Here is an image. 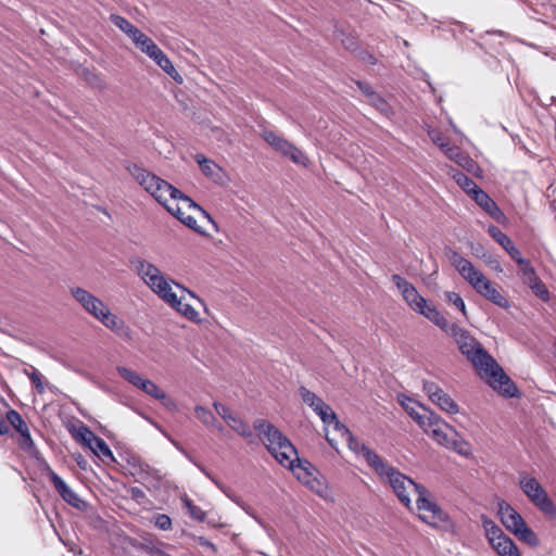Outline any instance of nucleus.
I'll use <instances>...</instances> for the list:
<instances>
[{
    "instance_id": "nucleus-1",
    "label": "nucleus",
    "mask_w": 556,
    "mask_h": 556,
    "mask_svg": "<svg viewBox=\"0 0 556 556\" xmlns=\"http://www.w3.org/2000/svg\"><path fill=\"white\" fill-rule=\"evenodd\" d=\"M435 326L454 339L462 354L466 356L479 371L481 378H483L493 390L506 397H515L518 395V389L514 381L468 330L459 327L455 323H450L444 315Z\"/></svg>"
},
{
    "instance_id": "nucleus-2",
    "label": "nucleus",
    "mask_w": 556,
    "mask_h": 556,
    "mask_svg": "<svg viewBox=\"0 0 556 556\" xmlns=\"http://www.w3.org/2000/svg\"><path fill=\"white\" fill-rule=\"evenodd\" d=\"M254 429L258 432V437L268 452L283 467L291 469L296 478L315 490V483L320 485L314 478V468L308 462L302 463L298 458V452L290 440L282 434L273 424L265 419H256Z\"/></svg>"
},
{
    "instance_id": "nucleus-3",
    "label": "nucleus",
    "mask_w": 556,
    "mask_h": 556,
    "mask_svg": "<svg viewBox=\"0 0 556 556\" xmlns=\"http://www.w3.org/2000/svg\"><path fill=\"white\" fill-rule=\"evenodd\" d=\"M127 170L159 203H165V194H168L170 200L180 201L187 205V207L198 210L210 223L215 225L213 218L204 208L166 180L137 164H129Z\"/></svg>"
},
{
    "instance_id": "nucleus-4",
    "label": "nucleus",
    "mask_w": 556,
    "mask_h": 556,
    "mask_svg": "<svg viewBox=\"0 0 556 556\" xmlns=\"http://www.w3.org/2000/svg\"><path fill=\"white\" fill-rule=\"evenodd\" d=\"M446 255L453 267L478 294L502 308L509 306L508 300L501 294L484 274L476 268L469 260L453 250H448Z\"/></svg>"
},
{
    "instance_id": "nucleus-5",
    "label": "nucleus",
    "mask_w": 556,
    "mask_h": 556,
    "mask_svg": "<svg viewBox=\"0 0 556 556\" xmlns=\"http://www.w3.org/2000/svg\"><path fill=\"white\" fill-rule=\"evenodd\" d=\"M70 293L86 313L100 321L105 328L118 337H130L131 331L125 321L113 314L100 298L80 287L70 288Z\"/></svg>"
},
{
    "instance_id": "nucleus-6",
    "label": "nucleus",
    "mask_w": 556,
    "mask_h": 556,
    "mask_svg": "<svg viewBox=\"0 0 556 556\" xmlns=\"http://www.w3.org/2000/svg\"><path fill=\"white\" fill-rule=\"evenodd\" d=\"M399 402L426 433L431 434L440 444L448 443L445 430H452V428L439 415L403 394L399 395Z\"/></svg>"
},
{
    "instance_id": "nucleus-7",
    "label": "nucleus",
    "mask_w": 556,
    "mask_h": 556,
    "mask_svg": "<svg viewBox=\"0 0 556 556\" xmlns=\"http://www.w3.org/2000/svg\"><path fill=\"white\" fill-rule=\"evenodd\" d=\"M130 263L134 265L138 276L155 294H157L160 299H162L167 304L170 302H176L177 294L173 292L170 285L174 283V281L168 280L154 264L149 263L148 261L140 257L132 258ZM175 286L182 292H186L190 296L195 298L193 292L180 283L175 282Z\"/></svg>"
},
{
    "instance_id": "nucleus-8",
    "label": "nucleus",
    "mask_w": 556,
    "mask_h": 556,
    "mask_svg": "<svg viewBox=\"0 0 556 556\" xmlns=\"http://www.w3.org/2000/svg\"><path fill=\"white\" fill-rule=\"evenodd\" d=\"M392 281L402 294L403 300L415 313L422 315L425 318L437 325L442 318L443 314L439 309L429 304L428 301L419 294L418 290L413 283L407 281L400 275H393Z\"/></svg>"
},
{
    "instance_id": "nucleus-9",
    "label": "nucleus",
    "mask_w": 556,
    "mask_h": 556,
    "mask_svg": "<svg viewBox=\"0 0 556 556\" xmlns=\"http://www.w3.org/2000/svg\"><path fill=\"white\" fill-rule=\"evenodd\" d=\"M415 494L417 495V509L419 511H428L431 514L430 516L426 514H419V518L424 522L437 529H442L452 533L455 532L456 525L447 513H445L437 503L429 500V492L425 486L420 485Z\"/></svg>"
},
{
    "instance_id": "nucleus-10",
    "label": "nucleus",
    "mask_w": 556,
    "mask_h": 556,
    "mask_svg": "<svg viewBox=\"0 0 556 556\" xmlns=\"http://www.w3.org/2000/svg\"><path fill=\"white\" fill-rule=\"evenodd\" d=\"M497 515L503 526L511 532L519 541L530 545L538 546V535L527 526L522 516L507 502L497 503Z\"/></svg>"
},
{
    "instance_id": "nucleus-11",
    "label": "nucleus",
    "mask_w": 556,
    "mask_h": 556,
    "mask_svg": "<svg viewBox=\"0 0 556 556\" xmlns=\"http://www.w3.org/2000/svg\"><path fill=\"white\" fill-rule=\"evenodd\" d=\"M519 485L529 500L546 516L556 518V505L533 477L520 473Z\"/></svg>"
},
{
    "instance_id": "nucleus-12",
    "label": "nucleus",
    "mask_w": 556,
    "mask_h": 556,
    "mask_svg": "<svg viewBox=\"0 0 556 556\" xmlns=\"http://www.w3.org/2000/svg\"><path fill=\"white\" fill-rule=\"evenodd\" d=\"M481 522L490 545L498 556H520L514 541L493 520L482 515Z\"/></svg>"
},
{
    "instance_id": "nucleus-13",
    "label": "nucleus",
    "mask_w": 556,
    "mask_h": 556,
    "mask_svg": "<svg viewBox=\"0 0 556 556\" xmlns=\"http://www.w3.org/2000/svg\"><path fill=\"white\" fill-rule=\"evenodd\" d=\"M384 476L388 478L393 492L396 494L401 503L406 507H409L412 503L410 495L416 493L420 484L395 470L393 467H388L386 464Z\"/></svg>"
},
{
    "instance_id": "nucleus-14",
    "label": "nucleus",
    "mask_w": 556,
    "mask_h": 556,
    "mask_svg": "<svg viewBox=\"0 0 556 556\" xmlns=\"http://www.w3.org/2000/svg\"><path fill=\"white\" fill-rule=\"evenodd\" d=\"M263 139L282 156L288 157L295 164L307 165V156L293 143L280 137L271 130H264L262 135Z\"/></svg>"
},
{
    "instance_id": "nucleus-15",
    "label": "nucleus",
    "mask_w": 556,
    "mask_h": 556,
    "mask_svg": "<svg viewBox=\"0 0 556 556\" xmlns=\"http://www.w3.org/2000/svg\"><path fill=\"white\" fill-rule=\"evenodd\" d=\"M137 48L151 58L176 83H182V77L176 71L170 60L150 37L146 36L140 42H137Z\"/></svg>"
},
{
    "instance_id": "nucleus-16",
    "label": "nucleus",
    "mask_w": 556,
    "mask_h": 556,
    "mask_svg": "<svg viewBox=\"0 0 556 556\" xmlns=\"http://www.w3.org/2000/svg\"><path fill=\"white\" fill-rule=\"evenodd\" d=\"M117 372L122 378L144 392L147 395L153 399H162L164 396V391L160 389L152 380L142 378L136 371L124 366H118Z\"/></svg>"
},
{
    "instance_id": "nucleus-17",
    "label": "nucleus",
    "mask_w": 556,
    "mask_h": 556,
    "mask_svg": "<svg viewBox=\"0 0 556 556\" xmlns=\"http://www.w3.org/2000/svg\"><path fill=\"white\" fill-rule=\"evenodd\" d=\"M47 477L50 479L51 483L53 484L54 489L59 493V495L62 497L64 502H66L68 505L73 506L76 509L79 510H86L87 509V503L83 501L79 495L74 492L66 483L65 481L55 473L51 468H48L47 470Z\"/></svg>"
},
{
    "instance_id": "nucleus-18",
    "label": "nucleus",
    "mask_w": 556,
    "mask_h": 556,
    "mask_svg": "<svg viewBox=\"0 0 556 556\" xmlns=\"http://www.w3.org/2000/svg\"><path fill=\"white\" fill-rule=\"evenodd\" d=\"M424 391L429 400L440 409L448 414H457L459 412L457 403L435 382H424Z\"/></svg>"
},
{
    "instance_id": "nucleus-19",
    "label": "nucleus",
    "mask_w": 556,
    "mask_h": 556,
    "mask_svg": "<svg viewBox=\"0 0 556 556\" xmlns=\"http://www.w3.org/2000/svg\"><path fill=\"white\" fill-rule=\"evenodd\" d=\"M299 393L302 401L319 416L324 425L327 424L328 420L334 419L333 409L314 392L309 391L305 387H301L299 389Z\"/></svg>"
},
{
    "instance_id": "nucleus-20",
    "label": "nucleus",
    "mask_w": 556,
    "mask_h": 556,
    "mask_svg": "<svg viewBox=\"0 0 556 556\" xmlns=\"http://www.w3.org/2000/svg\"><path fill=\"white\" fill-rule=\"evenodd\" d=\"M195 162L199 164L201 172L204 176L214 182L223 184L225 178L224 169L213 160L206 157L202 153L194 155Z\"/></svg>"
},
{
    "instance_id": "nucleus-21",
    "label": "nucleus",
    "mask_w": 556,
    "mask_h": 556,
    "mask_svg": "<svg viewBox=\"0 0 556 556\" xmlns=\"http://www.w3.org/2000/svg\"><path fill=\"white\" fill-rule=\"evenodd\" d=\"M111 22L118 27L123 33H125L137 46V42H140L147 35H144L141 30H139L135 25H132L127 18L112 14L110 16Z\"/></svg>"
},
{
    "instance_id": "nucleus-22",
    "label": "nucleus",
    "mask_w": 556,
    "mask_h": 556,
    "mask_svg": "<svg viewBox=\"0 0 556 556\" xmlns=\"http://www.w3.org/2000/svg\"><path fill=\"white\" fill-rule=\"evenodd\" d=\"M445 155L469 173H475L478 169L477 163L458 147H447Z\"/></svg>"
},
{
    "instance_id": "nucleus-23",
    "label": "nucleus",
    "mask_w": 556,
    "mask_h": 556,
    "mask_svg": "<svg viewBox=\"0 0 556 556\" xmlns=\"http://www.w3.org/2000/svg\"><path fill=\"white\" fill-rule=\"evenodd\" d=\"M489 235L515 260L521 252L514 245L513 241L506 236L498 227L490 226L488 229Z\"/></svg>"
},
{
    "instance_id": "nucleus-24",
    "label": "nucleus",
    "mask_w": 556,
    "mask_h": 556,
    "mask_svg": "<svg viewBox=\"0 0 556 556\" xmlns=\"http://www.w3.org/2000/svg\"><path fill=\"white\" fill-rule=\"evenodd\" d=\"M471 198L493 218H497V216L501 214V210L498 208L497 204L481 188H477V190L471 194Z\"/></svg>"
},
{
    "instance_id": "nucleus-25",
    "label": "nucleus",
    "mask_w": 556,
    "mask_h": 556,
    "mask_svg": "<svg viewBox=\"0 0 556 556\" xmlns=\"http://www.w3.org/2000/svg\"><path fill=\"white\" fill-rule=\"evenodd\" d=\"M165 195H166V202L161 203V204L167 210V212L170 213L172 215H174L175 217H177L182 224H185L189 228H191L198 232H201V230L197 226L195 218L190 215H185V213L181 211V208L179 207V205L177 203L175 205L168 204V200L170 198L168 194H165Z\"/></svg>"
},
{
    "instance_id": "nucleus-26",
    "label": "nucleus",
    "mask_w": 556,
    "mask_h": 556,
    "mask_svg": "<svg viewBox=\"0 0 556 556\" xmlns=\"http://www.w3.org/2000/svg\"><path fill=\"white\" fill-rule=\"evenodd\" d=\"M88 447L103 460H114L112 451L102 438L96 435Z\"/></svg>"
},
{
    "instance_id": "nucleus-27",
    "label": "nucleus",
    "mask_w": 556,
    "mask_h": 556,
    "mask_svg": "<svg viewBox=\"0 0 556 556\" xmlns=\"http://www.w3.org/2000/svg\"><path fill=\"white\" fill-rule=\"evenodd\" d=\"M168 305L176 309L181 315H184L189 320H197L199 316V313L193 308V306L184 302L182 295L179 298L176 295V302H170Z\"/></svg>"
},
{
    "instance_id": "nucleus-28",
    "label": "nucleus",
    "mask_w": 556,
    "mask_h": 556,
    "mask_svg": "<svg viewBox=\"0 0 556 556\" xmlns=\"http://www.w3.org/2000/svg\"><path fill=\"white\" fill-rule=\"evenodd\" d=\"M194 413L197 418L206 427H214L218 430H222L223 427L219 425L217 426V419L214 416V414L206 407L197 405L194 407Z\"/></svg>"
},
{
    "instance_id": "nucleus-29",
    "label": "nucleus",
    "mask_w": 556,
    "mask_h": 556,
    "mask_svg": "<svg viewBox=\"0 0 556 556\" xmlns=\"http://www.w3.org/2000/svg\"><path fill=\"white\" fill-rule=\"evenodd\" d=\"M454 180L457 182V185L468 194H472L478 187V185L469 178L467 175H465L463 172L453 169L452 174Z\"/></svg>"
},
{
    "instance_id": "nucleus-30",
    "label": "nucleus",
    "mask_w": 556,
    "mask_h": 556,
    "mask_svg": "<svg viewBox=\"0 0 556 556\" xmlns=\"http://www.w3.org/2000/svg\"><path fill=\"white\" fill-rule=\"evenodd\" d=\"M84 80L93 89L104 90L106 89L105 80L96 72L88 68H84L81 72Z\"/></svg>"
},
{
    "instance_id": "nucleus-31",
    "label": "nucleus",
    "mask_w": 556,
    "mask_h": 556,
    "mask_svg": "<svg viewBox=\"0 0 556 556\" xmlns=\"http://www.w3.org/2000/svg\"><path fill=\"white\" fill-rule=\"evenodd\" d=\"M226 422L232 430L243 438H251L253 434L249 425L237 415H232Z\"/></svg>"
},
{
    "instance_id": "nucleus-32",
    "label": "nucleus",
    "mask_w": 556,
    "mask_h": 556,
    "mask_svg": "<svg viewBox=\"0 0 556 556\" xmlns=\"http://www.w3.org/2000/svg\"><path fill=\"white\" fill-rule=\"evenodd\" d=\"M361 452H362V455L363 458L367 462V464L372 467L376 472L378 475H382V462L380 459V457L375 453L372 452L369 447H367L366 445H362L361 446Z\"/></svg>"
},
{
    "instance_id": "nucleus-33",
    "label": "nucleus",
    "mask_w": 556,
    "mask_h": 556,
    "mask_svg": "<svg viewBox=\"0 0 556 556\" xmlns=\"http://www.w3.org/2000/svg\"><path fill=\"white\" fill-rule=\"evenodd\" d=\"M74 439L85 446H89L96 434L85 425H81L74 432H72Z\"/></svg>"
},
{
    "instance_id": "nucleus-34",
    "label": "nucleus",
    "mask_w": 556,
    "mask_h": 556,
    "mask_svg": "<svg viewBox=\"0 0 556 556\" xmlns=\"http://www.w3.org/2000/svg\"><path fill=\"white\" fill-rule=\"evenodd\" d=\"M444 298H445V301L447 303L454 305L463 314V316L466 319L468 318L466 304L459 293L454 292V291H446V292H444Z\"/></svg>"
},
{
    "instance_id": "nucleus-35",
    "label": "nucleus",
    "mask_w": 556,
    "mask_h": 556,
    "mask_svg": "<svg viewBox=\"0 0 556 556\" xmlns=\"http://www.w3.org/2000/svg\"><path fill=\"white\" fill-rule=\"evenodd\" d=\"M7 420L18 433L27 428V425L22 418L21 414L15 409H9L7 412Z\"/></svg>"
},
{
    "instance_id": "nucleus-36",
    "label": "nucleus",
    "mask_w": 556,
    "mask_h": 556,
    "mask_svg": "<svg viewBox=\"0 0 556 556\" xmlns=\"http://www.w3.org/2000/svg\"><path fill=\"white\" fill-rule=\"evenodd\" d=\"M447 444L445 446H452L456 453L463 456H468L471 453V446L465 440L457 438L455 440H450L447 438Z\"/></svg>"
},
{
    "instance_id": "nucleus-37",
    "label": "nucleus",
    "mask_w": 556,
    "mask_h": 556,
    "mask_svg": "<svg viewBox=\"0 0 556 556\" xmlns=\"http://www.w3.org/2000/svg\"><path fill=\"white\" fill-rule=\"evenodd\" d=\"M182 503L185 507L188 509L189 515L198 520V521H204L205 519V511H203L199 506L194 505L193 502L188 498L187 496L182 498Z\"/></svg>"
},
{
    "instance_id": "nucleus-38",
    "label": "nucleus",
    "mask_w": 556,
    "mask_h": 556,
    "mask_svg": "<svg viewBox=\"0 0 556 556\" xmlns=\"http://www.w3.org/2000/svg\"><path fill=\"white\" fill-rule=\"evenodd\" d=\"M529 288L532 290V292L535 294V296H538L543 302L549 301L551 293L540 278L534 283H532Z\"/></svg>"
},
{
    "instance_id": "nucleus-39",
    "label": "nucleus",
    "mask_w": 556,
    "mask_h": 556,
    "mask_svg": "<svg viewBox=\"0 0 556 556\" xmlns=\"http://www.w3.org/2000/svg\"><path fill=\"white\" fill-rule=\"evenodd\" d=\"M428 136L432 140L434 144H437L444 153L447 147H451L447 142V139L442 135L439 129L430 128L428 130Z\"/></svg>"
},
{
    "instance_id": "nucleus-40",
    "label": "nucleus",
    "mask_w": 556,
    "mask_h": 556,
    "mask_svg": "<svg viewBox=\"0 0 556 556\" xmlns=\"http://www.w3.org/2000/svg\"><path fill=\"white\" fill-rule=\"evenodd\" d=\"M152 521L160 530L167 531L172 529V519L165 514H155Z\"/></svg>"
},
{
    "instance_id": "nucleus-41",
    "label": "nucleus",
    "mask_w": 556,
    "mask_h": 556,
    "mask_svg": "<svg viewBox=\"0 0 556 556\" xmlns=\"http://www.w3.org/2000/svg\"><path fill=\"white\" fill-rule=\"evenodd\" d=\"M518 265H519V275H520V278L522 279L523 277H526L527 275L529 276L530 274H532L534 270L533 266L530 264V262L528 260H526L522 254H520L518 257H516L514 260Z\"/></svg>"
},
{
    "instance_id": "nucleus-42",
    "label": "nucleus",
    "mask_w": 556,
    "mask_h": 556,
    "mask_svg": "<svg viewBox=\"0 0 556 556\" xmlns=\"http://www.w3.org/2000/svg\"><path fill=\"white\" fill-rule=\"evenodd\" d=\"M325 426L326 427L332 426L333 430L337 431L342 437V439H345L346 437H349L352 433L345 425L340 422V420L338 419L336 414H334V419L328 420V422L325 424Z\"/></svg>"
},
{
    "instance_id": "nucleus-43",
    "label": "nucleus",
    "mask_w": 556,
    "mask_h": 556,
    "mask_svg": "<svg viewBox=\"0 0 556 556\" xmlns=\"http://www.w3.org/2000/svg\"><path fill=\"white\" fill-rule=\"evenodd\" d=\"M213 406L216 410V413L225 420V421H228L229 418L233 415L230 409L225 406L224 404L222 403H218V402H214L213 403Z\"/></svg>"
},
{
    "instance_id": "nucleus-44",
    "label": "nucleus",
    "mask_w": 556,
    "mask_h": 556,
    "mask_svg": "<svg viewBox=\"0 0 556 556\" xmlns=\"http://www.w3.org/2000/svg\"><path fill=\"white\" fill-rule=\"evenodd\" d=\"M128 492H129L130 497L134 501H136L138 504H142L147 500L146 493L143 492V490H141L138 486H131L128 490Z\"/></svg>"
},
{
    "instance_id": "nucleus-45",
    "label": "nucleus",
    "mask_w": 556,
    "mask_h": 556,
    "mask_svg": "<svg viewBox=\"0 0 556 556\" xmlns=\"http://www.w3.org/2000/svg\"><path fill=\"white\" fill-rule=\"evenodd\" d=\"M348 442L349 448L353 451L356 455H362L361 446L363 443L358 442L353 434L351 433L349 437L344 439Z\"/></svg>"
},
{
    "instance_id": "nucleus-46",
    "label": "nucleus",
    "mask_w": 556,
    "mask_h": 556,
    "mask_svg": "<svg viewBox=\"0 0 556 556\" xmlns=\"http://www.w3.org/2000/svg\"><path fill=\"white\" fill-rule=\"evenodd\" d=\"M22 437V446L26 448H30L34 446V441L31 439L30 432L28 427L24 429L22 432H20Z\"/></svg>"
},
{
    "instance_id": "nucleus-47",
    "label": "nucleus",
    "mask_w": 556,
    "mask_h": 556,
    "mask_svg": "<svg viewBox=\"0 0 556 556\" xmlns=\"http://www.w3.org/2000/svg\"><path fill=\"white\" fill-rule=\"evenodd\" d=\"M22 437V446L26 448H30L34 446V441L31 439L30 432L28 427L24 429L22 432H20Z\"/></svg>"
},
{
    "instance_id": "nucleus-48",
    "label": "nucleus",
    "mask_w": 556,
    "mask_h": 556,
    "mask_svg": "<svg viewBox=\"0 0 556 556\" xmlns=\"http://www.w3.org/2000/svg\"><path fill=\"white\" fill-rule=\"evenodd\" d=\"M341 41H342V45L344 46V48L346 50L356 51L357 46H358L356 38H354V37H346L344 39H341Z\"/></svg>"
},
{
    "instance_id": "nucleus-49",
    "label": "nucleus",
    "mask_w": 556,
    "mask_h": 556,
    "mask_svg": "<svg viewBox=\"0 0 556 556\" xmlns=\"http://www.w3.org/2000/svg\"><path fill=\"white\" fill-rule=\"evenodd\" d=\"M157 400L161 401L162 405L167 409L175 410L177 408L176 402L173 399H170L165 392L164 396Z\"/></svg>"
},
{
    "instance_id": "nucleus-50",
    "label": "nucleus",
    "mask_w": 556,
    "mask_h": 556,
    "mask_svg": "<svg viewBox=\"0 0 556 556\" xmlns=\"http://www.w3.org/2000/svg\"><path fill=\"white\" fill-rule=\"evenodd\" d=\"M31 382L36 386V388L38 389L39 392H43V386H42V382H41V375L34 370L30 376H29Z\"/></svg>"
},
{
    "instance_id": "nucleus-51",
    "label": "nucleus",
    "mask_w": 556,
    "mask_h": 556,
    "mask_svg": "<svg viewBox=\"0 0 556 556\" xmlns=\"http://www.w3.org/2000/svg\"><path fill=\"white\" fill-rule=\"evenodd\" d=\"M357 86L359 88V90L365 94L367 96L368 98H371L375 92L371 88L370 85H368L367 83H364V81H357Z\"/></svg>"
},
{
    "instance_id": "nucleus-52",
    "label": "nucleus",
    "mask_w": 556,
    "mask_h": 556,
    "mask_svg": "<svg viewBox=\"0 0 556 556\" xmlns=\"http://www.w3.org/2000/svg\"><path fill=\"white\" fill-rule=\"evenodd\" d=\"M387 4H384V13H392L394 8L401 9V7L396 3V0H384ZM405 10V8H402Z\"/></svg>"
},
{
    "instance_id": "nucleus-53",
    "label": "nucleus",
    "mask_w": 556,
    "mask_h": 556,
    "mask_svg": "<svg viewBox=\"0 0 556 556\" xmlns=\"http://www.w3.org/2000/svg\"><path fill=\"white\" fill-rule=\"evenodd\" d=\"M539 279L538 275L535 271H533L532 274H530L529 276L527 275L526 277H523L521 280L525 285H527L528 287H530L532 283H534L536 280Z\"/></svg>"
},
{
    "instance_id": "nucleus-54",
    "label": "nucleus",
    "mask_w": 556,
    "mask_h": 556,
    "mask_svg": "<svg viewBox=\"0 0 556 556\" xmlns=\"http://www.w3.org/2000/svg\"><path fill=\"white\" fill-rule=\"evenodd\" d=\"M151 468L149 465H140L139 467V477L141 480L146 479L150 475Z\"/></svg>"
},
{
    "instance_id": "nucleus-55",
    "label": "nucleus",
    "mask_w": 556,
    "mask_h": 556,
    "mask_svg": "<svg viewBox=\"0 0 556 556\" xmlns=\"http://www.w3.org/2000/svg\"><path fill=\"white\" fill-rule=\"evenodd\" d=\"M361 55H362L363 60L367 61L368 63H370V64H375L376 63V59L371 54H369L368 52L362 51Z\"/></svg>"
},
{
    "instance_id": "nucleus-56",
    "label": "nucleus",
    "mask_w": 556,
    "mask_h": 556,
    "mask_svg": "<svg viewBox=\"0 0 556 556\" xmlns=\"http://www.w3.org/2000/svg\"><path fill=\"white\" fill-rule=\"evenodd\" d=\"M9 432V426L5 420L0 418V435L7 434Z\"/></svg>"
},
{
    "instance_id": "nucleus-57",
    "label": "nucleus",
    "mask_w": 556,
    "mask_h": 556,
    "mask_svg": "<svg viewBox=\"0 0 556 556\" xmlns=\"http://www.w3.org/2000/svg\"><path fill=\"white\" fill-rule=\"evenodd\" d=\"M200 544L203 546H208V547L214 548V545L210 541L205 540L204 538H200Z\"/></svg>"
},
{
    "instance_id": "nucleus-58",
    "label": "nucleus",
    "mask_w": 556,
    "mask_h": 556,
    "mask_svg": "<svg viewBox=\"0 0 556 556\" xmlns=\"http://www.w3.org/2000/svg\"><path fill=\"white\" fill-rule=\"evenodd\" d=\"M422 78L428 84L429 88L433 91L434 89H433L431 83L429 81V75L427 73H422Z\"/></svg>"
},
{
    "instance_id": "nucleus-59",
    "label": "nucleus",
    "mask_w": 556,
    "mask_h": 556,
    "mask_svg": "<svg viewBox=\"0 0 556 556\" xmlns=\"http://www.w3.org/2000/svg\"><path fill=\"white\" fill-rule=\"evenodd\" d=\"M326 440L328 441V443L334 447V443H333V440L331 438H329L328 433H326Z\"/></svg>"
},
{
    "instance_id": "nucleus-60",
    "label": "nucleus",
    "mask_w": 556,
    "mask_h": 556,
    "mask_svg": "<svg viewBox=\"0 0 556 556\" xmlns=\"http://www.w3.org/2000/svg\"><path fill=\"white\" fill-rule=\"evenodd\" d=\"M198 467L200 468V470H201L202 472H204L208 478H211L210 473L205 470V468H204L203 466L198 465Z\"/></svg>"
}]
</instances>
